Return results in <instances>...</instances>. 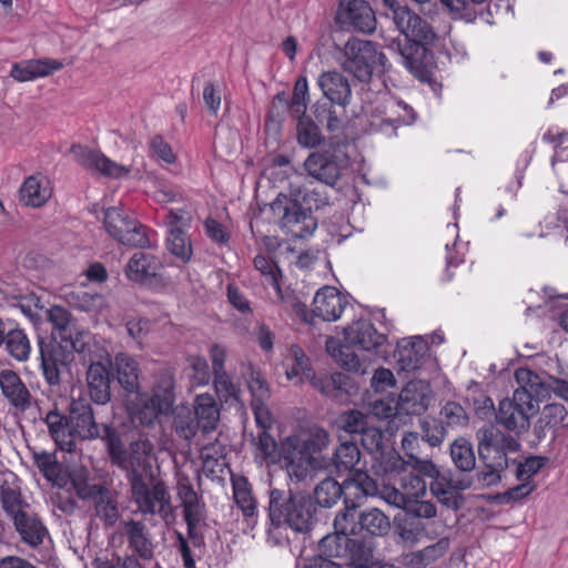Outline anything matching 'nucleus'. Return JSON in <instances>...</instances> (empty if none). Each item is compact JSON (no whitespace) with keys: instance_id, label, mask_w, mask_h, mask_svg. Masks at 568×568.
Here are the masks:
<instances>
[{"instance_id":"obj_1","label":"nucleus","mask_w":568,"mask_h":568,"mask_svg":"<svg viewBox=\"0 0 568 568\" xmlns=\"http://www.w3.org/2000/svg\"><path fill=\"white\" fill-rule=\"evenodd\" d=\"M267 540L275 546L287 542V528L295 532H308L316 521V505L311 496L301 493L272 488L268 493Z\"/></svg>"},{"instance_id":"obj_2","label":"nucleus","mask_w":568,"mask_h":568,"mask_svg":"<svg viewBox=\"0 0 568 568\" xmlns=\"http://www.w3.org/2000/svg\"><path fill=\"white\" fill-rule=\"evenodd\" d=\"M378 493V486L366 471L357 470L342 484L327 477L323 479L314 489V498L321 507L329 508L334 506L341 496H344V504H349L354 499H364L368 496H375Z\"/></svg>"},{"instance_id":"obj_3","label":"nucleus","mask_w":568,"mask_h":568,"mask_svg":"<svg viewBox=\"0 0 568 568\" xmlns=\"http://www.w3.org/2000/svg\"><path fill=\"white\" fill-rule=\"evenodd\" d=\"M387 59L372 41L349 39L344 48L341 67L361 82H368L377 67L384 68Z\"/></svg>"},{"instance_id":"obj_4","label":"nucleus","mask_w":568,"mask_h":568,"mask_svg":"<svg viewBox=\"0 0 568 568\" xmlns=\"http://www.w3.org/2000/svg\"><path fill=\"white\" fill-rule=\"evenodd\" d=\"M320 550L327 557L341 559L352 568H369L374 564L371 541L351 538L343 534L327 535L322 538Z\"/></svg>"},{"instance_id":"obj_5","label":"nucleus","mask_w":568,"mask_h":568,"mask_svg":"<svg viewBox=\"0 0 568 568\" xmlns=\"http://www.w3.org/2000/svg\"><path fill=\"white\" fill-rule=\"evenodd\" d=\"M271 210L278 217L280 227L294 239H306L317 227L312 210L303 207L296 199L280 194L272 202Z\"/></svg>"},{"instance_id":"obj_6","label":"nucleus","mask_w":568,"mask_h":568,"mask_svg":"<svg viewBox=\"0 0 568 568\" xmlns=\"http://www.w3.org/2000/svg\"><path fill=\"white\" fill-rule=\"evenodd\" d=\"M132 500L143 515L159 516L168 520L173 515L171 495L166 484L151 474L149 481L136 479L130 486Z\"/></svg>"},{"instance_id":"obj_7","label":"nucleus","mask_w":568,"mask_h":568,"mask_svg":"<svg viewBox=\"0 0 568 568\" xmlns=\"http://www.w3.org/2000/svg\"><path fill=\"white\" fill-rule=\"evenodd\" d=\"M39 349L42 374L47 384L59 386L62 373L68 371L74 361L75 341L64 337L58 339V336L53 335L49 341L40 339Z\"/></svg>"},{"instance_id":"obj_8","label":"nucleus","mask_w":568,"mask_h":568,"mask_svg":"<svg viewBox=\"0 0 568 568\" xmlns=\"http://www.w3.org/2000/svg\"><path fill=\"white\" fill-rule=\"evenodd\" d=\"M103 226L112 239L123 245L140 248L151 246L146 227L120 207L111 206L104 211Z\"/></svg>"},{"instance_id":"obj_9","label":"nucleus","mask_w":568,"mask_h":568,"mask_svg":"<svg viewBox=\"0 0 568 568\" xmlns=\"http://www.w3.org/2000/svg\"><path fill=\"white\" fill-rule=\"evenodd\" d=\"M539 406L530 404L525 392H514L513 398H505L498 405L496 420L508 430L523 433L528 429L530 418Z\"/></svg>"},{"instance_id":"obj_10","label":"nucleus","mask_w":568,"mask_h":568,"mask_svg":"<svg viewBox=\"0 0 568 568\" xmlns=\"http://www.w3.org/2000/svg\"><path fill=\"white\" fill-rule=\"evenodd\" d=\"M389 9L396 29L405 36L406 42L433 43L436 33L427 21L396 0H383Z\"/></svg>"},{"instance_id":"obj_11","label":"nucleus","mask_w":568,"mask_h":568,"mask_svg":"<svg viewBox=\"0 0 568 568\" xmlns=\"http://www.w3.org/2000/svg\"><path fill=\"white\" fill-rule=\"evenodd\" d=\"M347 161L344 154L336 149H326L312 152L304 162V168L308 175L317 181L334 186L342 175V170Z\"/></svg>"},{"instance_id":"obj_12","label":"nucleus","mask_w":568,"mask_h":568,"mask_svg":"<svg viewBox=\"0 0 568 568\" xmlns=\"http://www.w3.org/2000/svg\"><path fill=\"white\" fill-rule=\"evenodd\" d=\"M414 119L413 109L403 101L387 100L383 109H376L369 119L371 132L381 133L385 136H395L399 125Z\"/></svg>"},{"instance_id":"obj_13","label":"nucleus","mask_w":568,"mask_h":568,"mask_svg":"<svg viewBox=\"0 0 568 568\" xmlns=\"http://www.w3.org/2000/svg\"><path fill=\"white\" fill-rule=\"evenodd\" d=\"M74 161L91 173H100L104 176L120 179L129 175L130 168L109 159L101 151L89 146L74 144L70 149Z\"/></svg>"},{"instance_id":"obj_14","label":"nucleus","mask_w":568,"mask_h":568,"mask_svg":"<svg viewBox=\"0 0 568 568\" xmlns=\"http://www.w3.org/2000/svg\"><path fill=\"white\" fill-rule=\"evenodd\" d=\"M151 444L148 440H135L129 446V450L122 456V464H115L126 471V479L130 486L139 480H145L152 466L149 459Z\"/></svg>"},{"instance_id":"obj_15","label":"nucleus","mask_w":568,"mask_h":568,"mask_svg":"<svg viewBox=\"0 0 568 568\" xmlns=\"http://www.w3.org/2000/svg\"><path fill=\"white\" fill-rule=\"evenodd\" d=\"M515 378L519 387L515 392H525L530 404H536L555 393V381L557 377L547 374H537L529 368H518Z\"/></svg>"},{"instance_id":"obj_16","label":"nucleus","mask_w":568,"mask_h":568,"mask_svg":"<svg viewBox=\"0 0 568 568\" xmlns=\"http://www.w3.org/2000/svg\"><path fill=\"white\" fill-rule=\"evenodd\" d=\"M70 420L72 435L82 440H92L100 437V427L94 418L93 408L85 399H72L70 403Z\"/></svg>"},{"instance_id":"obj_17","label":"nucleus","mask_w":568,"mask_h":568,"mask_svg":"<svg viewBox=\"0 0 568 568\" xmlns=\"http://www.w3.org/2000/svg\"><path fill=\"white\" fill-rule=\"evenodd\" d=\"M122 535L126 538L131 555L142 561H151L154 557L155 545L146 525L140 520L129 519L122 523Z\"/></svg>"},{"instance_id":"obj_18","label":"nucleus","mask_w":568,"mask_h":568,"mask_svg":"<svg viewBox=\"0 0 568 568\" xmlns=\"http://www.w3.org/2000/svg\"><path fill=\"white\" fill-rule=\"evenodd\" d=\"M347 305V297L337 291V288L324 286L316 292L313 298L312 312L316 317L323 321L334 322L342 316Z\"/></svg>"},{"instance_id":"obj_19","label":"nucleus","mask_w":568,"mask_h":568,"mask_svg":"<svg viewBox=\"0 0 568 568\" xmlns=\"http://www.w3.org/2000/svg\"><path fill=\"white\" fill-rule=\"evenodd\" d=\"M432 402V388L424 381H410L402 389L398 398V409L407 415L425 413Z\"/></svg>"},{"instance_id":"obj_20","label":"nucleus","mask_w":568,"mask_h":568,"mask_svg":"<svg viewBox=\"0 0 568 568\" xmlns=\"http://www.w3.org/2000/svg\"><path fill=\"white\" fill-rule=\"evenodd\" d=\"M471 486V480L455 477L450 470H438L437 476L430 483V491L437 499L448 508L459 507L457 491L466 490Z\"/></svg>"},{"instance_id":"obj_21","label":"nucleus","mask_w":568,"mask_h":568,"mask_svg":"<svg viewBox=\"0 0 568 568\" xmlns=\"http://www.w3.org/2000/svg\"><path fill=\"white\" fill-rule=\"evenodd\" d=\"M385 471L398 474L399 487L409 501L418 499L426 494L427 485L424 478L413 471H405L404 460L397 453L388 454Z\"/></svg>"},{"instance_id":"obj_22","label":"nucleus","mask_w":568,"mask_h":568,"mask_svg":"<svg viewBox=\"0 0 568 568\" xmlns=\"http://www.w3.org/2000/svg\"><path fill=\"white\" fill-rule=\"evenodd\" d=\"M0 390L13 408L26 412L31 407V393L14 371H0Z\"/></svg>"},{"instance_id":"obj_23","label":"nucleus","mask_w":568,"mask_h":568,"mask_svg":"<svg viewBox=\"0 0 568 568\" xmlns=\"http://www.w3.org/2000/svg\"><path fill=\"white\" fill-rule=\"evenodd\" d=\"M341 22L356 31L371 33L376 28L373 9L364 0H351L346 8L338 13Z\"/></svg>"},{"instance_id":"obj_24","label":"nucleus","mask_w":568,"mask_h":568,"mask_svg":"<svg viewBox=\"0 0 568 568\" xmlns=\"http://www.w3.org/2000/svg\"><path fill=\"white\" fill-rule=\"evenodd\" d=\"M284 468L291 479L296 481L304 480L310 470L311 456L300 447L297 437H288L282 444Z\"/></svg>"},{"instance_id":"obj_25","label":"nucleus","mask_w":568,"mask_h":568,"mask_svg":"<svg viewBox=\"0 0 568 568\" xmlns=\"http://www.w3.org/2000/svg\"><path fill=\"white\" fill-rule=\"evenodd\" d=\"M344 337L348 345L363 351H372L385 342V335L378 333L368 320H359L347 326Z\"/></svg>"},{"instance_id":"obj_26","label":"nucleus","mask_w":568,"mask_h":568,"mask_svg":"<svg viewBox=\"0 0 568 568\" xmlns=\"http://www.w3.org/2000/svg\"><path fill=\"white\" fill-rule=\"evenodd\" d=\"M450 549V539L442 537L422 549L402 555L400 564L406 568H427L444 558Z\"/></svg>"},{"instance_id":"obj_27","label":"nucleus","mask_w":568,"mask_h":568,"mask_svg":"<svg viewBox=\"0 0 568 568\" xmlns=\"http://www.w3.org/2000/svg\"><path fill=\"white\" fill-rule=\"evenodd\" d=\"M40 419L47 425L51 438L61 450L71 453L75 449L74 436L69 426L68 417L60 413L57 407L50 409L43 416L40 412Z\"/></svg>"},{"instance_id":"obj_28","label":"nucleus","mask_w":568,"mask_h":568,"mask_svg":"<svg viewBox=\"0 0 568 568\" xmlns=\"http://www.w3.org/2000/svg\"><path fill=\"white\" fill-rule=\"evenodd\" d=\"M87 385L90 398L95 404L105 405L111 400V374L104 364H90L87 371Z\"/></svg>"},{"instance_id":"obj_29","label":"nucleus","mask_w":568,"mask_h":568,"mask_svg":"<svg viewBox=\"0 0 568 568\" xmlns=\"http://www.w3.org/2000/svg\"><path fill=\"white\" fill-rule=\"evenodd\" d=\"M323 94L332 102L341 106L349 104L352 99L351 84L343 74L337 71L323 72L317 80Z\"/></svg>"},{"instance_id":"obj_30","label":"nucleus","mask_w":568,"mask_h":568,"mask_svg":"<svg viewBox=\"0 0 568 568\" xmlns=\"http://www.w3.org/2000/svg\"><path fill=\"white\" fill-rule=\"evenodd\" d=\"M62 68L63 63L55 59L28 60L13 63L10 75L19 82H27L50 75Z\"/></svg>"},{"instance_id":"obj_31","label":"nucleus","mask_w":568,"mask_h":568,"mask_svg":"<svg viewBox=\"0 0 568 568\" xmlns=\"http://www.w3.org/2000/svg\"><path fill=\"white\" fill-rule=\"evenodd\" d=\"M160 267L161 263L154 255L136 252L126 263L125 275L134 283L144 284L156 277Z\"/></svg>"},{"instance_id":"obj_32","label":"nucleus","mask_w":568,"mask_h":568,"mask_svg":"<svg viewBox=\"0 0 568 568\" xmlns=\"http://www.w3.org/2000/svg\"><path fill=\"white\" fill-rule=\"evenodd\" d=\"M12 520L16 530L26 544L31 547H37L42 544L43 538L47 535V528L36 514L27 509L12 517Z\"/></svg>"},{"instance_id":"obj_33","label":"nucleus","mask_w":568,"mask_h":568,"mask_svg":"<svg viewBox=\"0 0 568 568\" xmlns=\"http://www.w3.org/2000/svg\"><path fill=\"white\" fill-rule=\"evenodd\" d=\"M20 200L28 206L40 207L45 204L52 195L50 182L47 178L37 174L24 180L20 190Z\"/></svg>"},{"instance_id":"obj_34","label":"nucleus","mask_w":568,"mask_h":568,"mask_svg":"<svg viewBox=\"0 0 568 568\" xmlns=\"http://www.w3.org/2000/svg\"><path fill=\"white\" fill-rule=\"evenodd\" d=\"M116 378L121 387L129 394L140 389V366L136 359L125 353H119L114 357Z\"/></svg>"},{"instance_id":"obj_35","label":"nucleus","mask_w":568,"mask_h":568,"mask_svg":"<svg viewBox=\"0 0 568 568\" xmlns=\"http://www.w3.org/2000/svg\"><path fill=\"white\" fill-rule=\"evenodd\" d=\"M178 497L183 508V517L186 526L204 520V504L187 481H180L178 485Z\"/></svg>"},{"instance_id":"obj_36","label":"nucleus","mask_w":568,"mask_h":568,"mask_svg":"<svg viewBox=\"0 0 568 568\" xmlns=\"http://www.w3.org/2000/svg\"><path fill=\"white\" fill-rule=\"evenodd\" d=\"M420 42L397 43L398 54L403 65L417 79L425 81L428 78L427 68L423 61L425 49Z\"/></svg>"},{"instance_id":"obj_37","label":"nucleus","mask_w":568,"mask_h":568,"mask_svg":"<svg viewBox=\"0 0 568 568\" xmlns=\"http://www.w3.org/2000/svg\"><path fill=\"white\" fill-rule=\"evenodd\" d=\"M0 503L3 511L11 518L29 509V505L22 499L20 486L12 474L6 477L0 485Z\"/></svg>"},{"instance_id":"obj_38","label":"nucleus","mask_w":568,"mask_h":568,"mask_svg":"<svg viewBox=\"0 0 568 568\" xmlns=\"http://www.w3.org/2000/svg\"><path fill=\"white\" fill-rule=\"evenodd\" d=\"M233 498L243 516L248 521H255L257 517V501L252 494V488L245 477H239L232 481Z\"/></svg>"},{"instance_id":"obj_39","label":"nucleus","mask_w":568,"mask_h":568,"mask_svg":"<svg viewBox=\"0 0 568 568\" xmlns=\"http://www.w3.org/2000/svg\"><path fill=\"white\" fill-rule=\"evenodd\" d=\"M194 415L203 432L207 433L216 428L220 409L212 395L200 394L196 396Z\"/></svg>"},{"instance_id":"obj_40","label":"nucleus","mask_w":568,"mask_h":568,"mask_svg":"<svg viewBox=\"0 0 568 568\" xmlns=\"http://www.w3.org/2000/svg\"><path fill=\"white\" fill-rule=\"evenodd\" d=\"M95 516L106 527H112L119 520L121 514L115 494L106 487L98 495L93 501Z\"/></svg>"},{"instance_id":"obj_41","label":"nucleus","mask_w":568,"mask_h":568,"mask_svg":"<svg viewBox=\"0 0 568 568\" xmlns=\"http://www.w3.org/2000/svg\"><path fill=\"white\" fill-rule=\"evenodd\" d=\"M307 381L320 393H322L326 397L332 398H337L339 396V393L346 390L349 384L348 376L339 372L333 373L331 375L321 376H317L315 373H313V376H310Z\"/></svg>"},{"instance_id":"obj_42","label":"nucleus","mask_w":568,"mask_h":568,"mask_svg":"<svg viewBox=\"0 0 568 568\" xmlns=\"http://www.w3.org/2000/svg\"><path fill=\"white\" fill-rule=\"evenodd\" d=\"M390 527L388 517L377 508L366 509L358 515V535H386Z\"/></svg>"},{"instance_id":"obj_43","label":"nucleus","mask_w":568,"mask_h":568,"mask_svg":"<svg viewBox=\"0 0 568 568\" xmlns=\"http://www.w3.org/2000/svg\"><path fill=\"white\" fill-rule=\"evenodd\" d=\"M361 450L356 443L345 440L335 449L334 466L338 473L351 471L352 475L357 471L356 465L361 460Z\"/></svg>"},{"instance_id":"obj_44","label":"nucleus","mask_w":568,"mask_h":568,"mask_svg":"<svg viewBox=\"0 0 568 568\" xmlns=\"http://www.w3.org/2000/svg\"><path fill=\"white\" fill-rule=\"evenodd\" d=\"M160 404L162 405V402L159 399V396L142 398L133 412V419L143 426H152L160 416L168 415L172 409L160 407Z\"/></svg>"},{"instance_id":"obj_45","label":"nucleus","mask_w":568,"mask_h":568,"mask_svg":"<svg viewBox=\"0 0 568 568\" xmlns=\"http://www.w3.org/2000/svg\"><path fill=\"white\" fill-rule=\"evenodd\" d=\"M450 457L456 468L460 471L469 473L476 466L473 445L464 437H459L452 443Z\"/></svg>"},{"instance_id":"obj_46","label":"nucleus","mask_w":568,"mask_h":568,"mask_svg":"<svg viewBox=\"0 0 568 568\" xmlns=\"http://www.w3.org/2000/svg\"><path fill=\"white\" fill-rule=\"evenodd\" d=\"M295 118L298 120L296 124V140L298 145L304 149L317 148L323 141L318 125L305 114Z\"/></svg>"},{"instance_id":"obj_47","label":"nucleus","mask_w":568,"mask_h":568,"mask_svg":"<svg viewBox=\"0 0 568 568\" xmlns=\"http://www.w3.org/2000/svg\"><path fill=\"white\" fill-rule=\"evenodd\" d=\"M363 499H354L352 503L344 504L345 508L337 513L334 519L335 534H343L346 536L358 535V515L357 507H359Z\"/></svg>"},{"instance_id":"obj_48","label":"nucleus","mask_w":568,"mask_h":568,"mask_svg":"<svg viewBox=\"0 0 568 568\" xmlns=\"http://www.w3.org/2000/svg\"><path fill=\"white\" fill-rule=\"evenodd\" d=\"M43 317H45L53 327V335L58 336V339L73 338L72 336V315L70 312L59 305H54L50 308H45Z\"/></svg>"},{"instance_id":"obj_49","label":"nucleus","mask_w":568,"mask_h":568,"mask_svg":"<svg viewBox=\"0 0 568 568\" xmlns=\"http://www.w3.org/2000/svg\"><path fill=\"white\" fill-rule=\"evenodd\" d=\"M3 344L8 354L19 362H24L31 353L28 335L21 328H12L7 332Z\"/></svg>"},{"instance_id":"obj_50","label":"nucleus","mask_w":568,"mask_h":568,"mask_svg":"<svg viewBox=\"0 0 568 568\" xmlns=\"http://www.w3.org/2000/svg\"><path fill=\"white\" fill-rule=\"evenodd\" d=\"M166 246L169 252L182 263L191 261L193 255L192 243L183 229L169 230Z\"/></svg>"},{"instance_id":"obj_51","label":"nucleus","mask_w":568,"mask_h":568,"mask_svg":"<svg viewBox=\"0 0 568 568\" xmlns=\"http://www.w3.org/2000/svg\"><path fill=\"white\" fill-rule=\"evenodd\" d=\"M173 427L179 437L190 440L201 426L194 413L189 407H178L174 413Z\"/></svg>"},{"instance_id":"obj_52","label":"nucleus","mask_w":568,"mask_h":568,"mask_svg":"<svg viewBox=\"0 0 568 568\" xmlns=\"http://www.w3.org/2000/svg\"><path fill=\"white\" fill-rule=\"evenodd\" d=\"M151 396H159L163 408H172L174 404V377L169 371H161L155 376ZM161 407V404H160Z\"/></svg>"},{"instance_id":"obj_53","label":"nucleus","mask_w":568,"mask_h":568,"mask_svg":"<svg viewBox=\"0 0 568 568\" xmlns=\"http://www.w3.org/2000/svg\"><path fill=\"white\" fill-rule=\"evenodd\" d=\"M253 264L255 270L258 271L263 277V284L272 286L276 291L277 296L282 300L283 294L278 281L281 272L276 263L264 255H256L253 260Z\"/></svg>"},{"instance_id":"obj_54","label":"nucleus","mask_w":568,"mask_h":568,"mask_svg":"<svg viewBox=\"0 0 568 568\" xmlns=\"http://www.w3.org/2000/svg\"><path fill=\"white\" fill-rule=\"evenodd\" d=\"M99 438L105 442L111 463L113 465L122 464V456H124L126 449L118 430L110 425H103Z\"/></svg>"},{"instance_id":"obj_55","label":"nucleus","mask_w":568,"mask_h":568,"mask_svg":"<svg viewBox=\"0 0 568 568\" xmlns=\"http://www.w3.org/2000/svg\"><path fill=\"white\" fill-rule=\"evenodd\" d=\"M310 102L308 95V83L304 75L298 77L294 84L293 97L288 103L291 115L301 116L306 113L307 105Z\"/></svg>"},{"instance_id":"obj_56","label":"nucleus","mask_w":568,"mask_h":568,"mask_svg":"<svg viewBox=\"0 0 568 568\" xmlns=\"http://www.w3.org/2000/svg\"><path fill=\"white\" fill-rule=\"evenodd\" d=\"M440 423L447 427H464L468 423L465 408L457 402H447L439 413Z\"/></svg>"},{"instance_id":"obj_57","label":"nucleus","mask_w":568,"mask_h":568,"mask_svg":"<svg viewBox=\"0 0 568 568\" xmlns=\"http://www.w3.org/2000/svg\"><path fill=\"white\" fill-rule=\"evenodd\" d=\"M64 485L70 487L77 497L82 500L94 501L98 495L105 488L102 485L89 484L84 478L64 477Z\"/></svg>"},{"instance_id":"obj_58","label":"nucleus","mask_w":568,"mask_h":568,"mask_svg":"<svg viewBox=\"0 0 568 568\" xmlns=\"http://www.w3.org/2000/svg\"><path fill=\"white\" fill-rule=\"evenodd\" d=\"M256 454L255 457L260 458L267 464H275L278 457L277 443L267 430H261L257 435L256 442Z\"/></svg>"},{"instance_id":"obj_59","label":"nucleus","mask_w":568,"mask_h":568,"mask_svg":"<svg viewBox=\"0 0 568 568\" xmlns=\"http://www.w3.org/2000/svg\"><path fill=\"white\" fill-rule=\"evenodd\" d=\"M246 383L252 394L251 403H267L270 398V389L266 381L260 372L251 368Z\"/></svg>"},{"instance_id":"obj_60","label":"nucleus","mask_w":568,"mask_h":568,"mask_svg":"<svg viewBox=\"0 0 568 568\" xmlns=\"http://www.w3.org/2000/svg\"><path fill=\"white\" fill-rule=\"evenodd\" d=\"M19 308L33 323L39 324L45 311L40 297L36 294H28L20 298Z\"/></svg>"},{"instance_id":"obj_61","label":"nucleus","mask_w":568,"mask_h":568,"mask_svg":"<svg viewBox=\"0 0 568 568\" xmlns=\"http://www.w3.org/2000/svg\"><path fill=\"white\" fill-rule=\"evenodd\" d=\"M503 432L493 425H486L477 432L478 454L499 448Z\"/></svg>"},{"instance_id":"obj_62","label":"nucleus","mask_w":568,"mask_h":568,"mask_svg":"<svg viewBox=\"0 0 568 568\" xmlns=\"http://www.w3.org/2000/svg\"><path fill=\"white\" fill-rule=\"evenodd\" d=\"M59 490L54 495L55 506L64 514H73L78 508V503L73 496V491L70 487L64 485V478L62 480L57 479L53 484Z\"/></svg>"},{"instance_id":"obj_63","label":"nucleus","mask_w":568,"mask_h":568,"mask_svg":"<svg viewBox=\"0 0 568 568\" xmlns=\"http://www.w3.org/2000/svg\"><path fill=\"white\" fill-rule=\"evenodd\" d=\"M329 444V434L322 427H313L310 429L308 437L304 440L302 449L311 456V454L320 453Z\"/></svg>"},{"instance_id":"obj_64","label":"nucleus","mask_w":568,"mask_h":568,"mask_svg":"<svg viewBox=\"0 0 568 568\" xmlns=\"http://www.w3.org/2000/svg\"><path fill=\"white\" fill-rule=\"evenodd\" d=\"M338 425L348 434H361L367 427L366 415L358 410H348L339 416Z\"/></svg>"}]
</instances>
